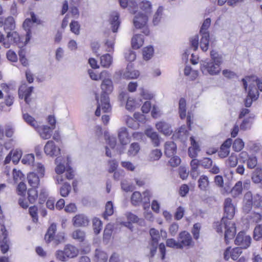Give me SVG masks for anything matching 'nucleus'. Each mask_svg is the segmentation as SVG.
Listing matches in <instances>:
<instances>
[{"label": "nucleus", "instance_id": "1", "mask_svg": "<svg viewBox=\"0 0 262 262\" xmlns=\"http://www.w3.org/2000/svg\"><path fill=\"white\" fill-rule=\"evenodd\" d=\"M70 160L67 157V160L62 157H58L55 161L56 165L55 168L56 175L53 178L56 184H62L64 179L72 180L74 177V172L72 168L70 166Z\"/></svg>", "mask_w": 262, "mask_h": 262}, {"label": "nucleus", "instance_id": "2", "mask_svg": "<svg viewBox=\"0 0 262 262\" xmlns=\"http://www.w3.org/2000/svg\"><path fill=\"white\" fill-rule=\"evenodd\" d=\"M211 59L202 61L200 69L204 75H217L221 72V65L223 62L222 55L212 50L210 52Z\"/></svg>", "mask_w": 262, "mask_h": 262}, {"label": "nucleus", "instance_id": "3", "mask_svg": "<svg viewBox=\"0 0 262 262\" xmlns=\"http://www.w3.org/2000/svg\"><path fill=\"white\" fill-rule=\"evenodd\" d=\"M216 230L218 233L223 232V227L225 229V240L227 244L229 243V241L232 239L236 233V228L235 224L230 221H226L225 219L223 217L221 222H217L215 224Z\"/></svg>", "mask_w": 262, "mask_h": 262}, {"label": "nucleus", "instance_id": "4", "mask_svg": "<svg viewBox=\"0 0 262 262\" xmlns=\"http://www.w3.org/2000/svg\"><path fill=\"white\" fill-rule=\"evenodd\" d=\"M102 82L100 85L101 94L100 99L106 102H110L108 95L113 92L114 86L111 79V74L107 72L106 74H102Z\"/></svg>", "mask_w": 262, "mask_h": 262}, {"label": "nucleus", "instance_id": "5", "mask_svg": "<svg viewBox=\"0 0 262 262\" xmlns=\"http://www.w3.org/2000/svg\"><path fill=\"white\" fill-rule=\"evenodd\" d=\"M79 253L78 249L70 244L67 245L64 250H58L56 252V256L57 259L61 261H66L68 258L76 257Z\"/></svg>", "mask_w": 262, "mask_h": 262}, {"label": "nucleus", "instance_id": "6", "mask_svg": "<svg viewBox=\"0 0 262 262\" xmlns=\"http://www.w3.org/2000/svg\"><path fill=\"white\" fill-rule=\"evenodd\" d=\"M149 233L151 236V241L147 247V250L149 251L148 254V256L152 257L157 252L160 236L159 231L155 228H151L150 230Z\"/></svg>", "mask_w": 262, "mask_h": 262}, {"label": "nucleus", "instance_id": "7", "mask_svg": "<svg viewBox=\"0 0 262 262\" xmlns=\"http://www.w3.org/2000/svg\"><path fill=\"white\" fill-rule=\"evenodd\" d=\"M178 240L180 249L184 248L189 249L192 248L194 245V242L191 234L186 231H183L179 233Z\"/></svg>", "mask_w": 262, "mask_h": 262}, {"label": "nucleus", "instance_id": "8", "mask_svg": "<svg viewBox=\"0 0 262 262\" xmlns=\"http://www.w3.org/2000/svg\"><path fill=\"white\" fill-rule=\"evenodd\" d=\"M224 218L231 220L234 217L235 212V206L230 198L225 199L224 202Z\"/></svg>", "mask_w": 262, "mask_h": 262}, {"label": "nucleus", "instance_id": "9", "mask_svg": "<svg viewBox=\"0 0 262 262\" xmlns=\"http://www.w3.org/2000/svg\"><path fill=\"white\" fill-rule=\"evenodd\" d=\"M234 242L236 245L241 246V248L247 249L250 246L251 238L250 235H247L245 232H240Z\"/></svg>", "mask_w": 262, "mask_h": 262}, {"label": "nucleus", "instance_id": "10", "mask_svg": "<svg viewBox=\"0 0 262 262\" xmlns=\"http://www.w3.org/2000/svg\"><path fill=\"white\" fill-rule=\"evenodd\" d=\"M33 90V87L28 86L26 84H23L20 85L18 90L19 98L23 99L24 98L25 101L27 104H29L31 99L29 97L31 95Z\"/></svg>", "mask_w": 262, "mask_h": 262}, {"label": "nucleus", "instance_id": "11", "mask_svg": "<svg viewBox=\"0 0 262 262\" xmlns=\"http://www.w3.org/2000/svg\"><path fill=\"white\" fill-rule=\"evenodd\" d=\"M45 152L50 157L57 156L60 153V149L56 146L54 142L50 140L46 144L44 147Z\"/></svg>", "mask_w": 262, "mask_h": 262}, {"label": "nucleus", "instance_id": "12", "mask_svg": "<svg viewBox=\"0 0 262 262\" xmlns=\"http://www.w3.org/2000/svg\"><path fill=\"white\" fill-rule=\"evenodd\" d=\"M6 41L4 42L5 48H9L12 45L17 43L20 40V37L16 31L9 32L6 36Z\"/></svg>", "mask_w": 262, "mask_h": 262}, {"label": "nucleus", "instance_id": "13", "mask_svg": "<svg viewBox=\"0 0 262 262\" xmlns=\"http://www.w3.org/2000/svg\"><path fill=\"white\" fill-rule=\"evenodd\" d=\"M147 19V14L139 12L134 17L133 20L134 26L137 29H141L146 25Z\"/></svg>", "mask_w": 262, "mask_h": 262}, {"label": "nucleus", "instance_id": "14", "mask_svg": "<svg viewBox=\"0 0 262 262\" xmlns=\"http://www.w3.org/2000/svg\"><path fill=\"white\" fill-rule=\"evenodd\" d=\"M21 151L19 150H11L6 156L4 161V164L9 163L11 160L15 164L17 163L21 157Z\"/></svg>", "mask_w": 262, "mask_h": 262}, {"label": "nucleus", "instance_id": "15", "mask_svg": "<svg viewBox=\"0 0 262 262\" xmlns=\"http://www.w3.org/2000/svg\"><path fill=\"white\" fill-rule=\"evenodd\" d=\"M3 26L5 31L14 30L15 23L14 18L12 16H8L7 18L0 17V27Z\"/></svg>", "mask_w": 262, "mask_h": 262}, {"label": "nucleus", "instance_id": "16", "mask_svg": "<svg viewBox=\"0 0 262 262\" xmlns=\"http://www.w3.org/2000/svg\"><path fill=\"white\" fill-rule=\"evenodd\" d=\"M120 75L124 79H135L139 75L138 71L134 70L131 65H127L125 70L122 72H119Z\"/></svg>", "mask_w": 262, "mask_h": 262}, {"label": "nucleus", "instance_id": "17", "mask_svg": "<svg viewBox=\"0 0 262 262\" xmlns=\"http://www.w3.org/2000/svg\"><path fill=\"white\" fill-rule=\"evenodd\" d=\"M156 127L159 132L165 136H170L172 133L171 125L164 121L157 123Z\"/></svg>", "mask_w": 262, "mask_h": 262}, {"label": "nucleus", "instance_id": "18", "mask_svg": "<svg viewBox=\"0 0 262 262\" xmlns=\"http://www.w3.org/2000/svg\"><path fill=\"white\" fill-rule=\"evenodd\" d=\"M72 222L75 227H85L88 225L89 220L83 214H79L73 217Z\"/></svg>", "mask_w": 262, "mask_h": 262}, {"label": "nucleus", "instance_id": "19", "mask_svg": "<svg viewBox=\"0 0 262 262\" xmlns=\"http://www.w3.org/2000/svg\"><path fill=\"white\" fill-rule=\"evenodd\" d=\"M96 98L97 100V108L95 112V115L97 116L100 115V111L102 110L103 112H108L111 110V106L110 102H106V101L102 100V99L99 100L98 99L97 95H96Z\"/></svg>", "mask_w": 262, "mask_h": 262}, {"label": "nucleus", "instance_id": "20", "mask_svg": "<svg viewBox=\"0 0 262 262\" xmlns=\"http://www.w3.org/2000/svg\"><path fill=\"white\" fill-rule=\"evenodd\" d=\"M39 134L40 137L44 140L49 139L51 136L52 130L50 127L46 125H42L38 127L37 129H35Z\"/></svg>", "mask_w": 262, "mask_h": 262}, {"label": "nucleus", "instance_id": "21", "mask_svg": "<svg viewBox=\"0 0 262 262\" xmlns=\"http://www.w3.org/2000/svg\"><path fill=\"white\" fill-rule=\"evenodd\" d=\"M118 137L122 145H126L129 142L128 134L125 127H122L118 130Z\"/></svg>", "mask_w": 262, "mask_h": 262}, {"label": "nucleus", "instance_id": "22", "mask_svg": "<svg viewBox=\"0 0 262 262\" xmlns=\"http://www.w3.org/2000/svg\"><path fill=\"white\" fill-rule=\"evenodd\" d=\"M190 140L191 146L188 148V154L191 158H195L197 157L200 149L198 144L193 137H191Z\"/></svg>", "mask_w": 262, "mask_h": 262}, {"label": "nucleus", "instance_id": "23", "mask_svg": "<svg viewBox=\"0 0 262 262\" xmlns=\"http://www.w3.org/2000/svg\"><path fill=\"white\" fill-rule=\"evenodd\" d=\"M145 135L149 138L155 146L157 147L160 144V137L151 128L147 129L145 132Z\"/></svg>", "mask_w": 262, "mask_h": 262}, {"label": "nucleus", "instance_id": "24", "mask_svg": "<svg viewBox=\"0 0 262 262\" xmlns=\"http://www.w3.org/2000/svg\"><path fill=\"white\" fill-rule=\"evenodd\" d=\"M40 178L34 172H30L27 176L28 182L33 188H36L39 184Z\"/></svg>", "mask_w": 262, "mask_h": 262}, {"label": "nucleus", "instance_id": "25", "mask_svg": "<svg viewBox=\"0 0 262 262\" xmlns=\"http://www.w3.org/2000/svg\"><path fill=\"white\" fill-rule=\"evenodd\" d=\"M94 258L96 262H106L108 256L104 251L100 249H97L95 251Z\"/></svg>", "mask_w": 262, "mask_h": 262}, {"label": "nucleus", "instance_id": "26", "mask_svg": "<svg viewBox=\"0 0 262 262\" xmlns=\"http://www.w3.org/2000/svg\"><path fill=\"white\" fill-rule=\"evenodd\" d=\"M177 146L172 141L166 142L165 144V154L167 157H171L174 155L176 151Z\"/></svg>", "mask_w": 262, "mask_h": 262}, {"label": "nucleus", "instance_id": "27", "mask_svg": "<svg viewBox=\"0 0 262 262\" xmlns=\"http://www.w3.org/2000/svg\"><path fill=\"white\" fill-rule=\"evenodd\" d=\"M110 24L113 32H116L120 26L119 15L117 12H114L112 14L110 18Z\"/></svg>", "mask_w": 262, "mask_h": 262}, {"label": "nucleus", "instance_id": "28", "mask_svg": "<svg viewBox=\"0 0 262 262\" xmlns=\"http://www.w3.org/2000/svg\"><path fill=\"white\" fill-rule=\"evenodd\" d=\"M233 198H237L242 194L243 192V183L241 181H237L230 191Z\"/></svg>", "mask_w": 262, "mask_h": 262}, {"label": "nucleus", "instance_id": "29", "mask_svg": "<svg viewBox=\"0 0 262 262\" xmlns=\"http://www.w3.org/2000/svg\"><path fill=\"white\" fill-rule=\"evenodd\" d=\"M23 118L28 124L33 127L34 129H37L38 128V123L37 121L29 114L27 113H25L23 112Z\"/></svg>", "mask_w": 262, "mask_h": 262}, {"label": "nucleus", "instance_id": "30", "mask_svg": "<svg viewBox=\"0 0 262 262\" xmlns=\"http://www.w3.org/2000/svg\"><path fill=\"white\" fill-rule=\"evenodd\" d=\"M162 152L160 149H152L148 155V160L150 162H155L158 161L161 157Z\"/></svg>", "mask_w": 262, "mask_h": 262}, {"label": "nucleus", "instance_id": "31", "mask_svg": "<svg viewBox=\"0 0 262 262\" xmlns=\"http://www.w3.org/2000/svg\"><path fill=\"white\" fill-rule=\"evenodd\" d=\"M13 142L11 140L8 142L5 143L4 145H0V162L3 161L4 156L8 152L9 149L11 148V144Z\"/></svg>", "mask_w": 262, "mask_h": 262}, {"label": "nucleus", "instance_id": "32", "mask_svg": "<svg viewBox=\"0 0 262 262\" xmlns=\"http://www.w3.org/2000/svg\"><path fill=\"white\" fill-rule=\"evenodd\" d=\"M201 34L202 36L200 41V47L202 51L206 52L208 49L209 34L208 32H205Z\"/></svg>", "mask_w": 262, "mask_h": 262}, {"label": "nucleus", "instance_id": "33", "mask_svg": "<svg viewBox=\"0 0 262 262\" xmlns=\"http://www.w3.org/2000/svg\"><path fill=\"white\" fill-rule=\"evenodd\" d=\"M144 39L141 35L137 34L135 35L132 40V47L135 49L140 48L143 44Z\"/></svg>", "mask_w": 262, "mask_h": 262}, {"label": "nucleus", "instance_id": "34", "mask_svg": "<svg viewBox=\"0 0 262 262\" xmlns=\"http://www.w3.org/2000/svg\"><path fill=\"white\" fill-rule=\"evenodd\" d=\"M72 237L79 242H82L85 238V232L81 229L74 230L71 234Z\"/></svg>", "mask_w": 262, "mask_h": 262}, {"label": "nucleus", "instance_id": "35", "mask_svg": "<svg viewBox=\"0 0 262 262\" xmlns=\"http://www.w3.org/2000/svg\"><path fill=\"white\" fill-rule=\"evenodd\" d=\"M151 193L149 190H146L143 192L142 194V201L143 208L145 210L148 209L150 206V198L151 197Z\"/></svg>", "mask_w": 262, "mask_h": 262}, {"label": "nucleus", "instance_id": "36", "mask_svg": "<svg viewBox=\"0 0 262 262\" xmlns=\"http://www.w3.org/2000/svg\"><path fill=\"white\" fill-rule=\"evenodd\" d=\"M56 230V225L54 223L52 224L49 227L47 233L45 236V239L47 242H50L54 239V235Z\"/></svg>", "mask_w": 262, "mask_h": 262}, {"label": "nucleus", "instance_id": "37", "mask_svg": "<svg viewBox=\"0 0 262 262\" xmlns=\"http://www.w3.org/2000/svg\"><path fill=\"white\" fill-rule=\"evenodd\" d=\"M113 58L109 54H106L100 57V64L102 67L108 68L112 64Z\"/></svg>", "mask_w": 262, "mask_h": 262}, {"label": "nucleus", "instance_id": "38", "mask_svg": "<svg viewBox=\"0 0 262 262\" xmlns=\"http://www.w3.org/2000/svg\"><path fill=\"white\" fill-rule=\"evenodd\" d=\"M209 184L208 177L205 175L200 176L198 180V186L199 188L203 191H205Z\"/></svg>", "mask_w": 262, "mask_h": 262}, {"label": "nucleus", "instance_id": "39", "mask_svg": "<svg viewBox=\"0 0 262 262\" xmlns=\"http://www.w3.org/2000/svg\"><path fill=\"white\" fill-rule=\"evenodd\" d=\"M2 232H3V234L4 235L3 240L1 244V251L3 253H6L9 249V245L8 244V241L6 238L7 234L5 233L6 230L5 227L4 226H1V229Z\"/></svg>", "mask_w": 262, "mask_h": 262}, {"label": "nucleus", "instance_id": "40", "mask_svg": "<svg viewBox=\"0 0 262 262\" xmlns=\"http://www.w3.org/2000/svg\"><path fill=\"white\" fill-rule=\"evenodd\" d=\"M252 181L254 183H259L262 181V169L257 167L253 171L252 176Z\"/></svg>", "mask_w": 262, "mask_h": 262}, {"label": "nucleus", "instance_id": "41", "mask_svg": "<svg viewBox=\"0 0 262 262\" xmlns=\"http://www.w3.org/2000/svg\"><path fill=\"white\" fill-rule=\"evenodd\" d=\"M32 21L31 20L28 18L26 19L23 25V27L24 29L26 31V41L28 42L29 41L30 37H31V31H30V27L32 25Z\"/></svg>", "mask_w": 262, "mask_h": 262}, {"label": "nucleus", "instance_id": "42", "mask_svg": "<svg viewBox=\"0 0 262 262\" xmlns=\"http://www.w3.org/2000/svg\"><path fill=\"white\" fill-rule=\"evenodd\" d=\"M238 163V158L236 155L232 154L226 160V165L228 167H234Z\"/></svg>", "mask_w": 262, "mask_h": 262}, {"label": "nucleus", "instance_id": "43", "mask_svg": "<svg viewBox=\"0 0 262 262\" xmlns=\"http://www.w3.org/2000/svg\"><path fill=\"white\" fill-rule=\"evenodd\" d=\"M179 112L180 117L181 119H184L186 117V101L184 98H181L179 101Z\"/></svg>", "mask_w": 262, "mask_h": 262}, {"label": "nucleus", "instance_id": "44", "mask_svg": "<svg viewBox=\"0 0 262 262\" xmlns=\"http://www.w3.org/2000/svg\"><path fill=\"white\" fill-rule=\"evenodd\" d=\"M142 201V194L139 191H135L131 196V202L134 206L139 205Z\"/></svg>", "mask_w": 262, "mask_h": 262}, {"label": "nucleus", "instance_id": "45", "mask_svg": "<svg viewBox=\"0 0 262 262\" xmlns=\"http://www.w3.org/2000/svg\"><path fill=\"white\" fill-rule=\"evenodd\" d=\"M139 106L140 104L137 103L134 98L129 97L127 99L126 104V108L127 110L130 111H134Z\"/></svg>", "mask_w": 262, "mask_h": 262}, {"label": "nucleus", "instance_id": "46", "mask_svg": "<svg viewBox=\"0 0 262 262\" xmlns=\"http://www.w3.org/2000/svg\"><path fill=\"white\" fill-rule=\"evenodd\" d=\"M71 190L70 184L68 182H65L60 188V194L62 196L66 197L69 194Z\"/></svg>", "mask_w": 262, "mask_h": 262}, {"label": "nucleus", "instance_id": "47", "mask_svg": "<svg viewBox=\"0 0 262 262\" xmlns=\"http://www.w3.org/2000/svg\"><path fill=\"white\" fill-rule=\"evenodd\" d=\"M124 120H125L126 123L127 125L130 127L134 129H137L139 127V124L138 122L135 121L133 118L129 117L128 115H126L124 117Z\"/></svg>", "mask_w": 262, "mask_h": 262}, {"label": "nucleus", "instance_id": "48", "mask_svg": "<svg viewBox=\"0 0 262 262\" xmlns=\"http://www.w3.org/2000/svg\"><path fill=\"white\" fill-rule=\"evenodd\" d=\"M154 54V48L151 46L144 48L143 50V56L144 59L148 60L150 59Z\"/></svg>", "mask_w": 262, "mask_h": 262}, {"label": "nucleus", "instance_id": "49", "mask_svg": "<svg viewBox=\"0 0 262 262\" xmlns=\"http://www.w3.org/2000/svg\"><path fill=\"white\" fill-rule=\"evenodd\" d=\"M200 165V161L196 159H193L190 162L191 174L193 176L194 174L198 175V168Z\"/></svg>", "mask_w": 262, "mask_h": 262}, {"label": "nucleus", "instance_id": "50", "mask_svg": "<svg viewBox=\"0 0 262 262\" xmlns=\"http://www.w3.org/2000/svg\"><path fill=\"white\" fill-rule=\"evenodd\" d=\"M139 5L141 10L144 11L145 14L147 15L151 12V5L149 2L143 1Z\"/></svg>", "mask_w": 262, "mask_h": 262}, {"label": "nucleus", "instance_id": "51", "mask_svg": "<svg viewBox=\"0 0 262 262\" xmlns=\"http://www.w3.org/2000/svg\"><path fill=\"white\" fill-rule=\"evenodd\" d=\"M93 230L95 234H98L102 229V222L98 218H94L93 220Z\"/></svg>", "mask_w": 262, "mask_h": 262}, {"label": "nucleus", "instance_id": "52", "mask_svg": "<svg viewBox=\"0 0 262 262\" xmlns=\"http://www.w3.org/2000/svg\"><path fill=\"white\" fill-rule=\"evenodd\" d=\"M184 74L186 76H189L190 78L193 80L196 78L198 75L197 71L192 70L190 66H186L184 69Z\"/></svg>", "mask_w": 262, "mask_h": 262}, {"label": "nucleus", "instance_id": "53", "mask_svg": "<svg viewBox=\"0 0 262 262\" xmlns=\"http://www.w3.org/2000/svg\"><path fill=\"white\" fill-rule=\"evenodd\" d=\"M244 147V143L243 140L239 138L235 140L232 144L233 150L236 152L240 151Z\"/></svg>", "mask_w": 262, "mask_h": 262}, {"label": "nucleus", "instance_id": "54", "mask_svg": "<svg viewBox=\"0 0 262 262\" xmlns=\"http://www.w3.org/2000/svg\"><path fill=\"white\" fill-rule=\"evenodd\" d=\"M28 200L31 203L35 202L38 196V193L35 188L29 189L28 191Z\"/></svg>", "mask_w": 262, "mask_h": 262}, {"label": "nucleus", "instance_id": "55", "mask_svg": "<svg viewBox=\"0 0 262 262\" xmlns=\"http://www.w3.org/2000/svg\"><path fill=\"white\" fill-rule=\"evenodd\" d=\"M89 74L91 77V78L92 80L98 81L99 80L102 79V74H106L107 73V71L104 70L102 71L100 73L97 74L96 73H95L92 70H88Z\"/></svg>", "mask_w": 262, "mask_h": 262}, {"label": "nucleus", "instance_id": "56", "mask_svg": "<svg viewBox=\"0 0 262 262\" xmlns=\"http://www.w3.org/2000/svg\"><path fill=\"white\" fill-rule=\"evenodd\" d=\"M187 133L188 132L186 129L185 127L181 126L179 128L178 133H176L175 136L181 140H185L187 139L188 136Z\"/></svg>", "mask_w": 262, "mask_h": 262}, {"label": "nucleus", "instance_id": "57", "mask_svg": "<svg viewBox=\"0 0 262 262\" xmlns=\"http://www.w3.org/2000/svg\"><path fill=\"white\" fill-rule=\"evenodd\" d=\"M246 162L248 168L253 169L257 164V159L254 156H250Z\"/></svg>", "mask_w": 262, "mask_h": 262}, {"label": "nucleus", "instance_id": "58", "mask_svg": "<svg viewBox=\"0 0 262 262\" xmlns=\"http://www.w3.org/2000/svg\"><path fill=\"white\" fill-rule=\"evenodd\" d=\"M140 146L139 144L137 143H132L128 151V154L130 156H135L138 154V152L140 150Z\"/></svg>", "mask_w": 262, "mask_h": 262}, {"label": "nucleus", "instance_id": "59", "mask_svg": "<svg viewBox=\"0 0 262 262\" xmlns=\"http://www.w3.org/2000/svg\"><path fill=\"white\" fill-rule=\"evenodd\" d=\"M253 238L256 241H258L262 238V225H257L253 231Z\"/></svg>", "mask_w": 262, "mask_h": 262}, {"label": "nucleus", "instance_id": "60", "mask_svg": "<svg viewBox=\"0 0 262 262\" xmlns=\"http://www.w3.org/2000/svg\"><path fill=\"white\" fill-rule=\"evenodd\" d=\"M253 205L258 208L262 209V196L259 193H256L253 196Z\"/></svg>", "mask_w": 262, "mask_h": 262}, {"label": "nucleus", "instance_id": "61", "mask_svg": "<svg viewBox=\"0 0 262 262\" xmlns=\"http://www.w3.org/2000/svg\"><path fill=\"white\" fill-rule=\"evenodd\" d=\"M34 170L38 173V176L43 178L45 176V168L41 163H37L34 165Z\"/></svg>", "mask_w": 262, "mask_h": 262}, {"label": "nucleus", "instance_id": "62", "mask_svg": "<svg viewBox=\"0 0 262 262\" xmlns=\"http://www.w3.org/2000/svg\"><path fill=\"white\" fill-rule=\"evenodd\" d=\"M114 212L113 205L112 202L108 201L106 203L105 205V210L103 214L104 217L106 218L107 216H110L113 214Z\"/></svg>", "mask_w": 262, "mask_h": 262}, {"label": "nucleus", "instance_id": "63", "mask_svg": "<svg viewBox=\"0 0 262 262\" xmlns=\"http://www.w3.org/2000/svg\"><path fill=\"white\" fill-rule=\"evenodd\" d=\"M139 3L140 0H128L127 6L132 13H136L137 11V5Z\"/></svg>", "mask_w": 262, "mask_h": 262}, {"label": "nucleus", "instance_id": "64", "mask_svg": "<svg viewBox=\"0 0 262 262\" xmlns=\"http://www.w3.org/2000/svg\"><path fill=\"white\" fill-rule=\"evenodd\" d=\"M34 161V156L32 154L25 155L21 160L22 163L26 165H31L33 163Z\"/></svg>", "mask_w": 262, "mask_h": 262}]
</instances>
